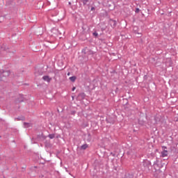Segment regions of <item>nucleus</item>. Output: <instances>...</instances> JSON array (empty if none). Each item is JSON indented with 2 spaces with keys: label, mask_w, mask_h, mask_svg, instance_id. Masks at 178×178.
Wrapping results in <instances>:
<instances>
[{
  "label": "nucleus",
  "mask_w": 178,
  "mask_h": 178,
  "mask_svg": "<svg viewBox=\"0 0 178 178\" xmlns=\"http://www.w3.org/2000/svg\"><path fill=\"white\" fill-rule=\"evenodd\" d=\"M151 161L148 160H144L143 162L142 170L145 173H149L151 170Z\"/></svg>",
  "instance_id": "nucleus-1"
},
{
  "label": "nucleus",
  "mask_w": 178,
  "mask_h": 178,
  "mask_svg": "<svg viewBox=\"0 0 178 178\" xmlns=\"http://www.w3.org/2000/svg\"><path fill=\"white\" fill-rule=\"evenodd\" d=\"M51 33L54 37H56L58 35H62V32H60V31H59V29H56V28H53L51 29Z\"/></svg>",
  "instance_id": "nucleus-2"
},
{
  "label": "nucleus",
  "mask_w": 178,
  "mask_h": 178,
  "mask_svg": "<svg viewBox=\"0 0 178 178\" xmlns=\"http://www.w3.org/2000/svg\"><path fill=\"white\" fill-rule=\"evenodd\" d=\"M10 74V71L9 70H2L1 71L0 77H8V76Z\"/></svg>",
  "instance_id": "nucleus-3"
},
{
  "label": "nucleus",
  "mask_w": 178,
  "mask_h": 178,
  "mask_svg": "<svg viewBox=\"0 0 178 178\" xmlns=\"http://www.w3.org/2000/svg\"><path fill=\"white\" fill-rule=\"evenodd\" d=\"M108 23L113 29H115V27H116V25L118 24L116 20H114L113 19H110Z\"/></svg>",
  "instance_id": "nucleus-4"
},
{
  "label": "nucleus",
  "mask_w": 178,
  "mask_h": 178,
  "mask_svg": "<svg viewBox=\"0 0 178 178\" xmlns=\"http://www.w3.org/2000/svg\"><path fill=\"white\" fill-rule=\"evenodd\" d=\"M42 80H44V81H47V83H51L52 78L49 77L48 75H45L42 76Z\"/></svg>",
  "instance_id": "nucleus-5"
},
{
  "label": "nucleus",
  "mask_w": 178,
  "mask_h": 178,
  "mask_svg": "<svg viewBox=\"0 0 178 178\" xmlns=\"http://www.w3.org/2000/svg\"><path fill=\"white\" fill-rule=\"evenodd\" d=\"M134 33L135 34H138L139 35H140V37L143 36V34H141V33L138 32V26H134Z\"/></svg>",
  "instance_id": "nucleus-6"
},
{
  "label": "nucleus",
  "mask_w": 178,
  "mask_h": 178,
  "mask_svg": "<svg viewBox=\"0 0 178 178\" xmlns=\"http://www.w3.org/2000/svg\"><path fill=\"white\" fill-rule=\"evenodd\" d=\"M24 101V97H23V95H19V98L17 99V102H23Z\"/></svg>",
  "instance_id": "nucleus-7"
},
{
  "label": "nucleus",
  "mask_w": 178,
  "mask_h": 178,
  "mask_svg": "<svg viewBox=\"0 0 178 178\" xmlns=\"http://www.w3.org/2000/svg\"><path fill=\"white\" fill-rule=\"evenodd\" d=\"M88 148V145L87 143L82 145L80 147V149H81V150L87 149Z\"/></svg>",
  "instance_id": "nucleus-8"
},
{
  "label": "nucleus",
  "mask_w": 178,
  "mask_h": 178,
  "mask_svg": "<svg viewBox=\"0 0 178 178\" xmlns=\"http://www.w3.org/2000/svg\"><path fill=\"white\" fill-rule=\"evenodd\" d=\"M162 158H165V156H168V150H163L161 152V155Z\"/></svg>",
  "instance_id": "nucleus-9"
},
{
  "label": "nucleus",
  "mask_w": 178,
  "mask_h": 178,
  "mask_svg": "<svg viewBox=\"0 0 178 178\" xmlns=\"http://www.w3.org/2000/svg\"><path fill=\"white\" fill-rule=\"evenodd\" d=\"M31 127V124L29 122H24V127L25 129H29V127Z\"/></svg>",
  "instance_id": "nucleus-10"
},
{
  "label": "nucleus",
  "mask_w": 178,
  "mask_h": 178,
  "mask_svg": "<svg viewBox=\"0 0 178 178\" xmlns=\"http://www.w3.org/2000/svg\"><path fill=\"white\" fill-rule=\"evenodd\" d=\"M59 15V11L58 10H53L51 12V16H58Z\"/></svg>",
  "instance_id": "nucleus-11"
},
{
  "label": "nucleus",
  "mask_w": 178,
  "mask_h": 178,
  "mask_svg": "<svg viewBox=\"0 0 178 178\" xmlns=\"http://www.w3.org/2000/svg\"><path fill=\"white\" fill-rule=\"evenodd\" d=\"M77 79V77L76 76H72L70 77V81H72V83H74V81H76V79Z\"/></svg>",
  "instance_id": "nucleus-12"
},
{
  "label": "nucleus",
  "mask_w": 178,
  "mask_h": 178,
  "mask_svg": "<svg viewBox=\"0 0 178 178\" xmlns=\"http://www.w3.org/2000/svg\"><path fill=\"white\" fill-rule=\"evenodd\" d=\"M79 97H81V99H84V98H86V93H84V92L80 93L79 95Z\"/></svg>",
  "instance_id": "nucleus-13"
},
{
  "label": "nucleus",
  "mask_w": 178,
  "mask_h": 178,
  "mask_svg": "<svg viewBox=\"0 0 178 178\" xmlns=\"http://www.w3.org/2000/svg\"><path fill=\"white\" fill-rule=\"evenodd\" d=\"M48 137H49V138L52 140V139L55 138V134H49Z\"/></svg>",
  "instance_id": "nucleus-14"
},
{
  "label": "nucleus",
  "mask_w": 178,
  "mask_h": 178,
  "mask_svg": "<svg viewBox=\"0 0 178 178\" xmlns=\"http://www.w3.org/2000/svg\"><path fill=\"white\" fill-rule=\"evenodd\" d=\"M92 35L95 37V38H98V33H97V31L93 32Z\"/></svg>",
  "instance_id": "nucleus-15"
},
{
  "label": "nucleus",
  "mask_w": 178,
  "mask_h": 178,
  "mask_svg": "<svg viewBox=\"0 0 178 178\" xmlns=\"http://www.w3.org/2000/svg\"><path fill=\"white\" fill-rule=\"evenodd\" d=\"M25 118L24 117H23V116H22V117H18L17 118V120H25Z\"/></svg>",
  "instance_id": "nucleus-16"
},
{
  "label": "nucleus",
  "mask_w": 178,
  "mask_h": 178,
  "mask_svg": "<svg viewBox=\"0 0 178 178\" xmlns=\"http://www.w3.org/2000/svg\"><path fill=\"white\" fill-rule=\"evenodd\" d=\"M143 80L144 81H147V80H148V75H144Z\"/></svg>",
  "instance_id": "nucleus-17"
},
{
  "label": "nucleus",
  "mask_w": 178,
  "mask_h": 178,
  "mask_svg": "<svg viewBox=\"0 0 178 178\" xmlns=\"http://www.w3.org/2000/svg\"><path fill=\"white\" fill-rule=\"evenodd\" d=\"M90 0H82V3H83V5H87V3Z\"/></svg>",
  "instance_id": "nucleus-18"
},
{
  "label": "nucleus",
  "mask_w": 178,
  "mask_h": 178,
  "mask_svg": "<svg viewBox=\"0 0 178 178\" xmlns=\"http://www.w3.org/2000/svg\"><path fill=\"white\" fill-rule=\"evenodd\" d=\"M135 12H136V13H140V8H136Z\"/></svg>",
  "instance_id": "nucleus-19"
},
{
  "label": "nucleus",
  "mask_w": 178,
  "mask_h": 178,
  "mask_svg": "<svg viewBox=\"0 0 178 178\" xmlns=\"http://www.w3.org/2000/svg\"><path fill=\"white\" fill-rule=\"evenodd\" d=\"M82 54H86V49H82Z\"/></svg>",
  "instance_id": "nucleus-20"
},
{
  "label": "nucleus",
  "mask_w": 178,
  "mask_h": 178,
  "mask_svg": "<svg viewBox=\"0 0 178 178\" xmlns=\"http://www.w3.org/2000/svg\"><path fill=\"white\" fill-rule=\"evenodd\" d=\"M154 165H158V160L154 162Z\"/></svg>",
  "instance_id": "nucleus-21"
},
{
  "label": "nucleus",
  "mask_w": 178,
  "mask_h": 178,
  "mask_svg": "<svg viewBox=\"0 0 178 178\" xmlns=\"http://www.w3.org/2000/svg\"><path fill=\"white\" fill-rule=\"evenodd\" d=\"M91 10H95V7H92L91 8Z\"/></svg>",
  "instance_id": "nucleus-22"
},
{
  "label": "nucleus",
  "mask_w": 178,
  "mask_h": 178,
  "mask_svg": "<svg viewBox=\"0 0 178 178\" xmlns=\"http://www.w3.org/2000/svg\"><path fill=\"white\" fill-rule=\"evenodd\" d=\"M76 90V87H73L72 91H74Z\"/></svg>",
  "instance_id": "nucleus-23"
},
{
  "label": "nucleus",
  "mask_w": 178,
  "mask_h": 178,
  "mask_svg": "<svg viewBox=\"0 0 178 178\" xmlns=\"http://www.w3.org/2000/svg\"><path fill=\"white\" fill-rule=\"evenodd\" d=\"M76 113V111H72V115H74Z\"/></svg>",
  "instance_id": "nucleus-24"
},
{
  "label": "nucleus",
  "mask_w": 178,
  "mask_h": 178,
  "mask_svg": "<svg viewBox=\"0 0 178 178\" xmlns=\"http://www.w3.org/2000/svg\"><path fill=\"white\" fill-rule=\"evenodd\" d=\"M111 154L113 155V156H115V154L111 152Z\"/></svg>",
  "instance_id": "nucleus-25"
},
{
  "label": "nucleus",
  "mask_w": 178,
  "mask_h": 178,
  "mask_svg": "<svg viewBox=\"0 0 178 178\" xmlns=\"http://www.w3.org/2000/svg\"><path fill=\"white\" fill-rule=\"evenodd\" d=\"M162 148L166 149L167 147H166V146H163Z\"/></svg>",
  "instance_id": "nucleus-26"
},
{
  "label": "nucleus",
  "mask_w": 178,
  "mask_h": 178,
  "mask_svg": "<svg viewBox=\"0 0 178 178\" xmlns=\"http://www.w3.org/2000/svg\"><path fill=\"white\" fill-rule=\"evenodd\" d=\"M67 76H70V72H68V73H67Z\"/></svg>",
  "instance_id": "nucleus-27"
},
{
  "label": "nucleus",
  "mask_w": 178,
  "mask_h": 178,
  "mask_svg": "<svg viewBox=\"0 0 178 178\" xmlns=\"http://www.w3.org/2000/svg\"><path fill=\"white\" fill-rule=\"evenodd\" d=\"M90 54H93V53H92V51H90Z\"/></svg>",
  "instance_id": "nucleus-28"
},
{
  "label": "nucleus",
  "mask_w": 178,
  "mask_h": 178,
  "mask_svg": "<svg viewBox=\"0 0 178 178\" xmlns=\"http://www.w3.org/2000/svg\"><path fill=\"white\" fill-rule=\"evenodd\" d=\"M1 81H2V79H0Z\"/></svg>",
  "instance_id": "nucleus-29"
},
{
  "label": "nucleus",
  "mask_w": 178,
  "mask_h": 178,
  "mask_svg": "<svg viewBox=\"0 0 178 178\" xmlns=\"http://www.w3.org/2000/svg\"><path fill=\"white\" fill-rule=\"evenodd\" d=\"M69 4H70V2H69Z\"/></svg>",
  "instance_id": "nucleus-30"
}]
</instances>
